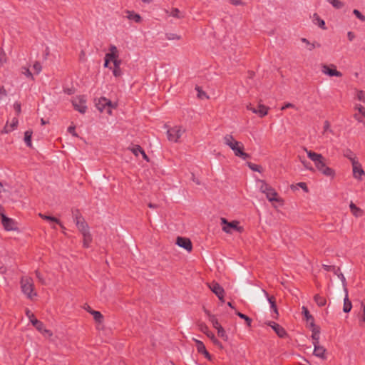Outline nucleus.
<instances>
[{"label":"nucleus","instance_id":"obj_8","mask_svg":"<svg viewBox=\"0 0 365 365\" xmlns=\"http://www.w3.org/2000/svg\"><path fill=\"white\" fill-rule=\"evenodd\" d=\"M1 224L6 231L18 230V224L16 220L8 217L5 215H1Z\"/></svg>","mask_w":365,"mask_h":365},{"label":"nucleus","instance_id":"obj_21","mask_svg":"<svg viewBox=\"0 0 365 365\" xmlns=\"http://www.w3.org/2000/svg\"><path fill=\"white\" fill-rule=\"evenodd\" d=\"M302 313H303L304 318H305L306 321L307 322V323L309 324L310 327H314V319L312 317V315L310 314L308 309L304 306L302 307Z\"/></svg>","mask_w":365,"mask_h":365},{"label":"nucleus","instance_id":"obj_37","mask_svg":"<svg viewBox=\"0 0 365 365\" xmlns=\"http://www.w3.org/2000/svg\"><path fill=\"white\" fill-rule=\"evenodd\" d=\"M128 150H130L136 157H138V155L142 153V150H143L139 145H135L131 148H128Z\"/></svg>","mask_w":365,"mask_h":365},{"label":"nucleus","instance_id":"obj_39","mask_svg":"<svg viewBox=\"0 0 365 365\" xmlns=\"http://www.w3.org/2000/svg\"><path fill=\"white\" fill-rule=\"evenodd\" d=\"M361 310L362 313L360 316L359 323L362 327L365 324V301L361 302Z\"/></svg>","mask_w":365,"mask_h":365},{"label":"nucleus","instance_id":"obj_52","mask_svg":"<svg viewBox=\"0 0 365 365\" xmlns=\"http://www.w3.org/2000/svg\"><path fill=\"white\" fill-rule=\"evenodd\" d=\"M248 166L253 171L260 172V167L258 165L248 163Z\"/></svg>","mask_w":365,"mask_h":365},{"label":"nucleus","instance_id":"obj_45","mask_svg":"<svg viewBox=\"0 0 365 365\" xmlns=\"http://www.w3.org/2000/svg\"><path fill=\"white\" fill-rule=\"evenodd\" d=\"M322 267L327 272H334V271H336V272L339 271V267H336L335 266H332V265L323 264Z\"/></svg>","mask_w":365,"mask_h":365},{"label":"nucleus","instance_id":"obj_28","mask_svg":"<svg viewBox=\"0 0 365 365\" xmlns=\"http://www.w3.org/2000/svg\"><path fill=\"white\" fill-rule=\"evenodd\" d=\"M78 230L82 233L88 231V226L84 218L76 222Z\"/></svg>","mask_w":365,"mask_h":365},{"label":"nucleus","instance_id":"obj_48","mask_svg":"<svg viewBox=\"0 0 365 365\" xmlns=\"http://www.w3.org/2000/svg\"><path fill=\"white\" fill-rule=\"evenodd\" d=\"M353 14L361 21H365V16L363 15L359 10L354 9Z\"/></svg>","mask_w":365,"mask_h":365},{"label":"nucleus","instance_id":"obj_33","mask_svg":"<svg viewBox=\"0 0 365 365\" xmlns=\"http://www.w3.org/2000/svg\"><path fill=\"white\" fill-rule=\"evenodd\" d=\"M314 299L319 307H324L327 303L326 298L320 296L319 294H316L314 297Z\"/></svg>","mask_w":365,"mask_h":365},{"label":"nucleus","instance_id":"obj_51","mask_svg":"<svg viewBox=\"0 0 365 365\" xmlns=\"http://www.w3.org/2000/svg\"><path fill=\"white\" fill-rule=\"evenodd\" d=\"M344 155L346 158H349L351 163H352V160H356V158L353 157V153L351 152V150H347L346 151V153H344Z\"/></svg>","mask_w":365,"mask_h":365},{"label":"nucleus","instance_id":"obj_50","mask_svg":"<svg viewBox=\"0 0 365 365\" xmlns=\"http://www.w3.org/2000/svg\"><path fill=\"white\" fill-rule=\"evenodd\" d=\"M39 331L42 333L45 336L51 337L53 335L52 331L51 330L46 329L44 327V324L43 325V330Z\"/></svg>","mask_w":365,"mask_h":365},{"label":"nucleus","instance_id":"obj_55","mask_svg":"<svg viewBox=\"0 0 365 365\" xmlns=\"http://www.w3.org/2000/svg\"><path fill=\"white\" fill-rule=\"evenodd\" d=\"M36 276L37 279H38V281H39L42 284H46L45 280H44V279H43V277L42 274H41L38 270H36Z\"/></svg>","mask_w":365,"mask_h":365},{"label":"nucleus","instance_id":"obj_35","mask_svg":"<svg viewBox=\"0 0 365 365\" xmlns=\"http://www.w3.org/2000/svg\"><path fill=\"white\" fill-rule=\"evenodd\" d=\"M170 15L171 16L177 18V19H182V18H184V15L177 8L172 9V10L170 11Z\"/></svg>","mask_w":365,"mask_h":365},{"label":"nucleus","instance_id":"obj_15","mask_svg":"<svg viewBox=\"0 0 365 365\" xmlns=\"http://www.w3.org/2000/svg\"><path fill=\"white\" fill-rule=\"evenodd\" d=\"M19 124V120L17 117H14L12 118L11 123L9 121L6 122L5 126L4 127L1 133H9L17 128Z\"/></svg>","mask_w":365,"mask_h":365},{"label":"nucleus","instance_id":"obj_1","mask_svg":"<svg viewBox=\"0 0 365 365\" xmlns=\"http://www.w3.org/2000/svg\"><path fill=\"white\" fill-rule=\"evenodd\" d=\"M308 158L314 163L317 169L323 175L328 177H334L335 171L326 165L324 158L319 153L305 148Z\"/></svg>","mask_w":365,"mask_h":365},{"label":"nucleus","instance_id":"obj_16","mask_svg":"<svg viewBox=\"0 0 365 365\" xmlns=\"http://www.w3.org/2000/svg\"><path fill=\"white\" fill-rule=\"evenodd\" d=\"M108 59H110L112 62L119 59V51L115 45H110L109 46V52L105 55Z\"/></svg>","mask_w":365,"mask_h":365},{"label":"nucleus","instance_id":"obj_12","mask_svg":"<svg viewBox=\"0 0 365 365\" xmlns=\"http://www.w3.org/2000/svg\"><path fill=\"white\" fill-rule=\"evenodd\" d=\"M108 106V109L107 113L110 115L111 114V108H114V106L112 104V102L107 99L105 97H102L99 99L98 103L97 104V108L99 110L103 111L106 107Z\"/></svg>","mask_w":365,"mask_h":365},{"label":"nucleus","instance_id":"obj_58","mask_svg":"<svg viewBox=\"0 0 365 365\" xmlns=\"http://www.w3.org/2000/svg\"><path fill=\"white\" fill-rule=\"evenodd\" d=\"M212 342L213 343V344L215 346L218 347L220 349H223V346H222V343L216 337L215 338V339H213L212 341Z\"/></svg>","mask_w":365,"mask_h":365},{"label":"nucleus","instance_id":"obj_6","mask_svg":"<svg viewBox=\"0 0 365 365\" xmlns=\"http://www.w3.org/2000/svg\"><path fill=\"white\" fill-rule=\"evenodd\" d=\"M72 104L75 110H78L81 113H85L87 109L86 100L85 96H78L72 100Z\"/></svg>","mask_w":365,"mask_h":365},{"label":"nucleus","instance_id":"obj_5","mask_svg":"<svg viewBox=\"0 0 365 365\" xmlns=\"http://www.w3.org/2000/svg\"><path fill=\"white\" fill-rule=\"evenodd\" d=\"M186 130L182 125H175L167 130V136L169 141L173 143L180 142L182 135L185 133Z\"/></svg>","mask_w":365,"mask_h":365},{"label":"nucleus","instance_id":"obj_9","mask_svg":"<svg viewBox=\"0 0 365 365\" xmlns=\"http://www.w3.org/2000/svg\"><path fill=\"white\" fill-rule=\"evenodd\" d=\"M351 165L353 177L358 180H361L362 177L365 176V172L363 170L361 163L357 160H352Z\"/></svg>","mask_w":365,"mask_h":365},{"label":"nucleus","instance_id":"obj_62","mask_svg":"<svg viewBox=\"0 0 365 365\" xmlns=\"http://www.w3.org/2000/svg\"><path fill=\"white\" fill-rule=\"evenodd\" d=\"M0 96H7L6 90L5 89V88L3 86H0Z\"/></svg>","mask_w":365,"mask_h":365},{"label":"nucleus","instance_id":"obj_10","mask_svg":"<svg viewBox=\"0 0 365 365\" xmlns=\"http://www.w3.org/2000/svg\"><path fill=\"white\" fill-rule=\"evenodd\" d=\"M209 288L222 302H224L225 290L218 283L212 282L209 284Z\"/></svg>","mask_w":365,"mask_h":365},{"label":"nucleus","instance_id":"obj_26","mask_svg":"<svg viewBox=\"0 0 365 365\" xmlns=\"http://www.w3.org/2000/svg\"><path fill=\"white\" fill-rule=\"evenodd\" d=\"M205 313L208 317L209 321L212 323V324L215 329H217L219 327H222L220 325V324L219 323L215 315L212 314L209 311H205Z\"/></svg>","mask_w":365,"mask_h":365},{"label":"nucleus","instance_id":"obj_17","mask_svg":"<svg viewBox=\"0 0 365 365\" xmlns=\"http://www.w3.org/2000/svg\"><path fill=\"white\" fill-rule=\"evenodd\" d=\"M269 325L273 329L275 333L280 338H284L287 335V331H285V329L279 324L272 322L269 323Z\"/></svg>","mask_w":365,"mask_h":365},{"label":"nucleus","instance_id":"obj_22","mask_svg":"<svg viewBox=\"0 0 365 365\" xmlns=\"http://www.w3.org/2000/svg\"><path fill=\"white\" fill-rule=\"evenodd\" d=\"M113 74L115 77H119L122 75V71L120 69V65H121V60H115V61H113Z\"/></svg>","mask_w":365,"mask_h":365},{"label":"nucleus","instance_id":"obj_42","mask_svg":"<svg viewBox=\"0 0 365 365\" xmlns=\"http://www.w3.org/2000/svg\"><path fill=\"white\" fill-rule=\"evenodd\" d=\"M356 98L359 101L365 103V92L363 91H358Z\"/></svg>","mask_w":365,"mask_h":365},{"label":"nucleus","instance_id":"obj_13","mask_svg":"<svg viewBox=\"0 0 365 365\" xmlns=\"http://www.w3.org/2000/svg\"><path fill=\"white\" fill-rule=\"evenodd\" d=\"M26 315L29 319L30 322L32 324V325L34 326L38 331L43 330V322L38 320L35 317L34 314L28 309H26Z\"/></svg>","mask_w":365,"mask_h":365},{"label":"nucleus","instance_id":"obj_14","mask_svg":"<svg viewBox=\"0 0 365 365\" xmlns=\"http://www.w3.org/2000/svg\"><path fill=\"white\" fill-rule=\"evenodd\" d=\"M176 243L178 246L185 249L188 252H191L192 250V242L188 238L178 237Z\"/></svg>","mask_w":365,"mask_h":365},{"label":"nucleus","instance_id":"obj_19","mask_svg":"<svg viewBox=\"0 0 365 365\" xmlns=\"http://www.w3.org/2000/svg\"><path fill=\"white\" fill-rule=\"evenodd\" d=\"M312 330V338L313 341V344H319V334L320 329L319 327L316 326L315 324L314 327H310Z\"/></svg>","mask_w":365,"mask_h":365},{"label":"nucleus","instance_id":"obj_3","mask_svg":"<svg viewBox=\"0 0 365 365\" xmlns=\"http://www.w3.org/2000/svg\"><path fill=\"white\" fill-rule=\"evenodd\" d=\"M257 182L260 192L266 195L267 199L269 202H282V198L279 197L278 193L276 192L274 188L267 183L266 181L263 180H257Z\"/></svg>","mask_w":365,"mask_h":365},{"label":"nucleus","instance_id":"obj_49","mask_svg":"<svg viewBox=\"0 0 365 365\" xmlns=\"http://www.w3.org/2000/svg\"><path fill=\"white\" fill-rule=\"evenodd\" d=\"M301 41H302L303 43H305L309 46V47H308V49H309V51L313 50V49L316 47V46H315V44H314V43H310V42H309L307 38H302L301 39Z\"/></svg>","mask_w":365,"mask_h":365},{"label":"nucleus","instance_id":"obj_7","mask_svg":"<svg viewBox=\"0 0 365 365\" xmlns=\"http://www.w3.org/2000/svg\"><path fill=\"white\" fill-rule=\"evenodd\" d=\"M221 223L222 225H223L222 230L226 233H231L232 229L235 230L238 232H241L242 230V227L238 226V221L234 220L232 222H228L225 218L222 217Z\"/></svg>","mask_w":365,"mask_h":365},{"label":"nucleus","instance_id":"obj_31","mask_svg":"<svg viewBox=\"0 0 365 365\" xmlns=\"http://www.w3.org/2000/svg\"><path fill=\"white\" fill-rule=\"evenodd\" d=\"M193 341L195 343V346L198 353L202 354L207 350L204 343L197 339H193Z\"/></svg>","mask_w":365,"mask_h":365},{"label":"nucleus","instance_id":"obj_2","mask_svg":"<svg viewBox=\"0 0 365 365\" xmlns=\"http://www.w3.org/2000/svg\"><path fill=\"white\" fill-rule=\"evenodd\" d=\"M224 143L227 145L233 152L235 156L247 160L250 155L244 151V145L242 142L236 140L233 135L227 134L223 137Z\"/></svg>","mask_w":365,"mask_h":365},{"label":"nucleus","instance_id":"obj_20","mask_svg":"<svg viewBox=\"0 0 365 365\" xmlns=\"http://www.w3.org/2000/svg\"><path fill=\"white\" fill-rule=\"evenodd\" d=\"M269 108L264 105L259 104L256 110H253L254 113L257 114L259 117H264L267 115Z\"/></svg>","mask_w":365,"mask_h":365},{"label":"nucleus","instance_id":"obj_40","mask_svg":"<svg viewBox=\"0 0 365 365\" xmlns=\"http://www.w3.org/2000/svg\"><path fill=\"white\" fill-rule=\"evenodd\" d=\"M354 110H356L354 114L364 115L365 113V108L361 104H356Z\"/></svg>","mask_w":365,"mask_h":365},{"label":"nucleus","instance_id":"obj_61","mask_svg":"<svg viewBox=\"0 0 365 365\" xmlns=\"http://www.w3.org/2000/svg\"><path fill=\"white\" fill-rule=\"evenodd\" d=\"M295 108L294 105L291 103H285L281 108V110H284V109H287V108Z\"/></svg>","mask_w":365,"mask_h":365},{"label":"nucleus","instance_id":"obj_18","mask_svg":"<svg viewBox=\"0 0 365 365\" xmlns=\"http://www.w3.org/2000/svg\"><path fill=\"white\" fill-rule=\"evenodd\" d=\"M313 345L314 347V354L316 356H318L322 359H324L326 349L323 346H320L319 343V344H313Z\"/></svg>","mask_w":365,"mask_h":365},{"label":"nucleus","instance_id":"obj_57","mask_svg":"<svg viewBox=\"0 0 365 365\" xmlns=\"http://www.w3.org/2000/svg\"><path fill=\"white\" fill-rule=\"evenodd\" d=\"M34 69L36 72V73H39L41 71V65L39 62H36L34 66Z\"/></svg>","mask_w":365,"mask_h":365},{"label":"nucleus","instance_id":"obj_53","mask_svg":"<svg viewBox=\"0 0 365 365\" xmlns=\"http://www.w3.org/2000/svg\"><path fill=\"white\" fill-rule=\"evenodd\" d=\"M22 73L24 74L26 76L31 78V79H34L33 75L28 68H23Z\"/></svg>","mask_w":365,"mask_h":365},{"label":"nucleus","instance_id":"obj_36","mask_svg":"<svg viewBox=\"0 0 365 365\" xmlns=\"http://www.w3.org/2000/svg\"><path fill=\"white\" fill-rule=\"evenodd\" d=\"M217 331L219 337H220L225 341L228 340V336L222 327H220L218 329H217Z\"/></svg>","mask_w":365,"mask_h":365},{"label":"nucleus","instance_id":"obj_56","mask_svg":"<svg viewBox=\"0 0 365 365\" xmlns=\"http://www.w3.org/2000/svg\"><path fill=\"white\" fill-rule=\"evenodd\" d=\"M48 221L53 222L56 223L57 225H58L61 227V228H64V226L62 225L61 222L58 218H56L55 217L50 216V219Z\"/></svg>","mask_w":365,"mask_h":365},{"label":"nucleus","instance_id":"obj_41","mask_svg":"<svg viewBox=\"0 0 365 365\" xmlns=\"http://www.w3.org/2000/svg\"><path fill=\"white\" fill-rule=\"evenodd\" d=\"M237 315L240 318H241V319H244V320L246 322V324H247L248 326H250V325H251L252 319H251L249 317H247V315H245V314H242V313H241V312H237Z\"/></svg>","mask_w":365,"mask_h":365},{"label":"nucleus","instance_id":"obj_34","mask_svg":"<svg viewBox=\"0 0 365 365\" xmlns=\"http://www.w3.org/2000/svg\"><path fill=\"white\" fill-rule=\"evenodd\" d=\"M33 132L31 130H26L24 133V141L28 147H31V137Z\"/></svg>","mask_w":365,"mask_h":365},{"label":"nucleus","instance_id":"obj_43","mask_svg":"<svg viewBox=\"0 0 365 365\" xmlns=\"http://www.w3.org/2000/svg\"><path fill=\"white\" fill-rule=\"evenodd\" d=\"M354 118L359 123H361L365 127V113L364 115L354 114Z\"/></svg>","mask_w":365,"mask_h":365},{"label":"nucleus","instance_id":"obj_29","mask_svg":"<svg viewBox=\"0 0 365 365\" xmlns=\"http://www.w3.org/2000/svg\"><path fill=\"white\" fill-rule=\"evenodd\" d=\"M313 22L314 24L318 25L322 29H326L325 22L317 14L313 15Z\"/></svg>","mask_w":365,"mask_h":365},{"label":"nucleus","instance_id":"obj_54","mask_svg":"<svg viewBox=\"0 0 365 365\" xmlns=\"http://www.w3.org/2000/svg\"><path fill=\"white\" fill-rule=\"evenodd\" d=\"M14 108L15 111L16 112V115H19L21 111V103L19 102H15L14 104Z\"/></svg>","mask_w":365,"mask_h":365},{"label":"nucleus","instance_id":"obj_59","mask_svg":"<svg viewBox=\"0 0 365 365\" xmlns=\"http://www.w3.org/2000/svg\"><path fill=\"white\" fill-rule=\"evenodd\" d=\"M301 162L307 170L314 171V168H312V166L311 165V164L307 162L306 160H302Z\"/></svg>","mask_w":365,"mask_h":365},{"label":"nucleus","instance_id":"obj_44","mask_svg":"<svg viewBox=\"0 0 365 365\" xmlns=\"http://www.w3.org/2000/svg\"><path fill=\"white\" fill-rule=\"evenodd\" d=\"M72 213H73V217L75 222H77V220L83 219L79 210H75L72 212Z\"/></svg>","mask_w":365,"mask_h":365},{"label":"nucleus","instance_id":"obj_63","mask_svg":"<svg viewBox=\"0 0 365 365\" xmlns=\"http://www.w3.org/2000/svg\"><path fill=\"white\" fill-rule=\"evenodd\" d=\"M206 336H207V337H208L211 341H212V340H213V339H215V334H214L212 331H210V330H209V331H207V332L206 333Z\"/></svg>","mask_w":365,"mask_h":365},{"label":"nucleus","instance_id":"obj_38","mask_svg":"<svg viewBox=\"0 0 365 365\" xmlns=\"http://www.w3.org/2000/svg\"><path fill=\"white\" fill-rule=\"evenodd\" d=\"M335 9H341L344 6L343 2L340 0H327Z\"/></svg>","mask_w":365,"mask_h":365},{"label":"nucleus","instance_id":"obj_64","mask_svg":"<svg viewBox=\"0 0 365 365\" xmlns=\"http://www.w3.org/2000/svg\"><path fill=\"white\" fill-rule=\"evenodd\" d=\"M347 37H348V39L351 41L354 39L355 38V35L352 32V31H349L348 34H347Z\"/></svg>","mask_w":365,"mask_h":365},{"label":"nucleus","instance_id":"obj_25","mask_svg":"<svg viewBox=\"0 0 365 365\" xmlns=\"http://www.w3.org/2000/svg\"><path fill=\"white\" fill-rule=\"evenodd\" d=\"M86 309L88 312H90L93 315V319L96 322L101 323L103 322V316L102 315V314L100 312L92 310L90 308V307H88V309Z\"/></svg>","mask_w":365,"mask_h":365},{"label":"nucleus","instance_id":"obj_11","mask_svg":"<svg viewBox=\"0 0 365 365\" xmlns=\"http://www.w3.org/2000/svg\"><path fill=\"white\" fill-rule=\"evenodd\" d=\"M322 72L329 76H342V73L336 70V66L334 64H331L330 66L323 65L322 67Z\"/></svg>","mask_w":365,"mask_h":365},{"label":"nucleus","instance_id":"obj_4","mask_svg":"<svg viewBox=\"0 0 365 365\" xmlns=\"http://www.w3.org/2000/svg\"><path fill=\"white\" fill-rule=\"evenodd\" d=\"M21 289L22 292L30 299L37 296L34 292V284L33 279L29 277H23L20 281Z\"/></svg>","mask_w":365,"mask_h":365},{"label":"nucleus","instance_id":"obj_32","mask_svg":"<svg viewBox=\"0 0 365 365\" xmlns=\"http://www.w3.org/2000/svg\"><path fill=\"white\" fill-rule=\"evenodd\" d=\"M335 275H336L339 279L341 281V283H342V285H343V287L344 289V291L345 292H347V288H346V285H347V283H346V278L344 277V275L340 271V268L339 267V271L338 272H336V271H334L333 272Z\"/></svg>","mask_w":365,"mask_h":365},{"label":"nucleus","instance_id":"obj_27","mask_svg":"<svg viewBox=\"0 0 365 365\" xmlns=\"http://www.w3.org/2000/svg\"><path fill=\"white\" fill-rule=\"evenodd\" d=\"M349 207H350V210H351V213L355 216V217H361L363 215H364V212L363 210L358 207L354 203H353L352 202L350 203L349 205Z\"/></svg>","mask_w":365,"mask_h":365},{"label":"nucleus","instance_id":"obj_24","mask_svg":"<svg viewBox=\"0 0 365 365\" xmlns=\"http://www.w3.org/2000/svg\"><path fill=\"white\" fill-rule=\"evenodd\" d=\"M126 17L129 20L133 21L136 23H140L142 20L141 16L138 14H136L133 11H126Z\"/></svg>","mask_w":365,"mask_h":365},{"label":"nucleus","instance_id":"obj_23","mask_svg":"<svg viewBox=\"0 0 365 365\" xmlns=\"http://www.w3.org/2000/svg\"><path fill=\"white\" fill-rule=\"evenodd\" d=\"M83 235V245L84 247H88L92 242V236L88 231L81 233Z\"/></svg>","mask_w":365,"mask_h":365},{"label":"nucleus","instance_id":"obj_47","mask_svg":"<svg viewBox=\"0 0 365 365\" xmlns=\"http://www.w3.org/2000/svg\"><path fill=\"white\" fill-rule=\"evenodd\" d=\"M330 128H331L330 123L328 120H326L324 123L323 133L325 134L328 132L332 133V130H331Z\"/></svg>","mask_w":365,"mask_h":365},{"label":"nucleus","instance_id":"obj_46","mask_svg":"<svg viewBox=\"0 0 365 365\" xmlns=\"http://www.w3.org/2000/svg\"><path fill=\"white\" fill-rule=\"evenodd\" d=\"M265 296L267 298V300L270 304V307H273V304H276V299L274 296H269L266 291H264Z\"/></svg>","mask_w":365,"mask_h":365},{"label":"nucleus","instance_id":"obj_60","mask_svg":"<svg viewBox=\"0 0 365 365\" xmlns=\"http://www.w3.org/2000/svg\"><path fill=\"white\" fill-rule=\"evenodd\" d=\"M200 330L203 332L205 334H206V333L207 331H209V328L207 327V326L205 324H201L200 325Z\"/></svg>","mask_w":365,"mask_h":365},{"label":"nucleus","instance_id":"obj_30","mask_svg":"<svg viewBox=\"0 0 365 365\" xmlns=\"http://www.w3.org/2000/svg\"><path fill=\"white\" fill-rule=\"evenodd\" d=\"M346 292V296L344 299L343 311L346 313H348L351 311V309L352 308V304H351V301L348 298V294H347L348 292Z\"/></svg>","mask_w":365,"mask_h":365}]
</instances>
